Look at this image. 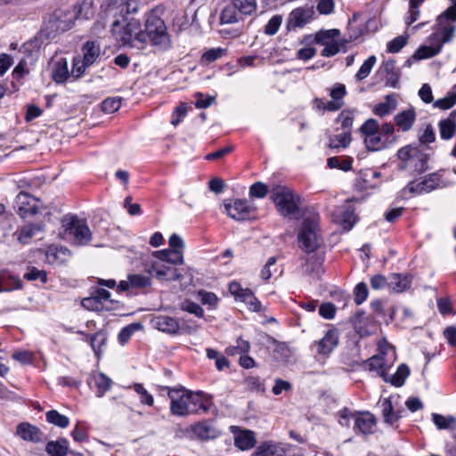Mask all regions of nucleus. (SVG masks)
<instances>
[{
	"instance_id": "obj_43",
	"label": "nucleus",
	"mask_w": 456,
	"mask_h": 456,
	"mask_svg": "<svg viewBox=\"0 0 456 456\" xmlns=\"http://www.w3.org/2000/svg\"><path fill=\"white\" fill-rule=\"evenodd\" d=\"M352 165L351 157H330L327 159V166L331 169L338 168L346 172L352 169Z\"/></svg>"
},
{
	"instance_id": "obj_29",
	"label": "nucleus",
	"mask_w": 456,
	"mask_h": 456,
	"mask_svg": "<svg viewBox=\"0 0 456 456\" xmlns=\"http://www.w3.org/2000/svg\"><path fill=\"white\" fill-rule=\"evenodd\" d=\"M395 139L384 137L379 134V131L364 138L366 148L369 151H377L388 147Z\"/></svg>"
},
{
	"instance_id": "obj_55",
	"label": "nucleus",
	"mask_w": 456,
	"mask_h": 456,
	"mask_svg": "<svg viewBox=\"0 0 456 456\" xmlns=\"http://www.w3.org/2000/svg\"><path fill=\"white\" fill-rule=\"evenodd\" d=\"M340 34L338 29H330L325 31H319L315 35L314 41L316 44L325 45L335 40Z\"/></svg>"
},
{
	"instance_id": "obj_57",
	"label": "nucleus",
	"mask_w": 456,
	"mask_h": 456,
	"mask_svg": "<svg viewBox=\"0 0 456 456\" xmlns=\"http://www.w3.org/2000/svg\"><path fill=\"white\" fill-rule=\"evenodd\" d=\"M69 77V69L66 61H60L55 64L53 78L56 83H62Z\"/></svg>"
},
{
	"instance_id": "obj_50",
	"label": "nucleus",
	"mask_w": 456,
	"mask_h": 456,
	"mask_svg": "<svg viewBox=\"0 0 456 456\" xmlns=\"http://www.w3.org/2000/svg\"><path fill=\"white\" fill-rule=\"evenodd\" d=\"M409 375L410 368L408 365L405 363H401L398 366L395 373L390 379H388L387 382H390L393 386L399 387L404 384Z\"/></svg>"
},
{
	"instance_id": "obj_51",
	"label": "nucleus",
	"mask_w": 456,
	"mask_h": 456,
	"mask_svg": "<svg viewBox=\"0 0 456 456\" xmlns=\"http://www.w3.org/2000/svg\"><path fill=\"white\" fill-rule=\"evenodd\" d=\"M351 141L352 137L350 132H342L330 137L328 146L330 149L346 148Z\"/></svg>"
},
{
	"instance_id": "obj_47",
	"label": "nucleus",
	"mask_w": 456,
	"mask_h": 456,
	"mask_svg": "<svg viewBox=\"0 0 456 456\" xmlns=\"http://www.w3.org/2000/svg\"><path fill=\"white\" fill-rule=\"evenodd\" d=\"M142 329V325L140 322H133L123 327L118 335V343L124 346L136 331Z\"/></svg>"
},
{
	"instance_id": "obj_28",
	"label": "nucleus",
	"mask_w": 456,
	"mask_h": 456,
	"mask_svg": "<svg viewBox=\"0 0 456 456\" xmlns=\"http://www.w3.org/2000/svg\"><path fill=\"white\" fill-rule=\"evenodd\" d=\"M256 444V435L251 430H240L234 436V444L242 451L253 448Z\"/></svg>"
},
{
	"instance_id": "obj_14",
	"label": "nucleus",
	"mask_w": 456,
	"mask_h": 456,
	"mask_svg": "<svg viewBox=\"0 0 456 456\" xmlns=\"http://www.w3.org/2000/svg\"><path fill=\"white\" fill-rule=\"evenodd\" d=\"M229 292L235 297L237 301L243 302L250 306L254 312L261 310V303L256 297L253 291L248 288H242L238 281H232L229 284Z\"/></svg>"
},
{
	"instance_id": "obj_13",
	"label": "nucleus",
	"mask_w": 456,
	"mask_h": 456,
	"mask_svg": "<svg viewBox=\"0 0 456 456\" xmlns=\"http://www.w3.org/2000/svg\"><path fill=\"white\" fill-rule=\"evenodd\" d=\"M227 215L234 220L244 221L255 216L256 208L249 206L245 200L236 199L224 204Z\"/></svg>"
},
{
	"instance_id": "obj_6",
	"label": "nucleus",
	"mask_w": 456,
	"mask_h": 456,
	"mask_svg": "<svg viewBox=\"0 0 456 456\" xmlns=\"http://www.w3.org/2000/svg\"><path fill=\"white\" fill-rule=\"evenodd\" d=\"M397 157L398 169L405 171L409 175L417 176L428 170V155L416 145L408 144L400 148Z\"/></svg>"
},
{
	"instance_id": "obj_41",
	"label": "nucleus",
	"mask_w": 456,
	"mask_h": 456,
	"mask_svg": "<svg viewBox=\"0 0 456 456\" xmlns=\"http://www.w3.org/2000/svg\"><path fill=\"white\" fill-rule=\"evenodd\" d=\"M82 306L85 309L94 312H110L115 311V307H108L102 301H100L97 297L91 293V296L88 297H85L82 302Z\"/></svg>"
},
{
	"instance_id": "obj_60",
	"label": "nucleus",
	"mask_w": 456,
	"mask_h": 456,
	"mask_svg": "<svg viewBox=\"0 0 456 456\" xmlns=\"http://www.w3.org/2000/svg\"><path fill=\"white\" fill-rule=\"evenodd\" d=\"M133 388L135 393L140 396V402L142 404L152 406L154 403V398L143 387L142 384L134 383Z\"/></svg>"
},
{
	"instance_id": "obj_11",
	"label": "nucleus",
	"mask_w": 456,
	"mask_h": 456,
	"mask_svg": "<svg viewBox=\"0 0 456 456\" xmlns=\"http://www.w3.org/2000/svg\"><path fill=\"white\" fill-rule=\"evenodd\" d=\"M354 422V432L356 435L367 436L375 433L378 419L373 413L368 411H355Z\"/></svg>"
},
{
	"instance_id": "obj_34",
	"label": "nucleus",
	"mask_w": 456,
	"mask_h": 456,
	"mask_svg": "<svg viewBox=\"0 0 456 456\" xmlns=\"http://www.w3.org/2000/svg\"><path fill=\"white\" fill-rule=\"evenodd\" d=\"M411 280L407 275L394 273L388 278L387 287L395 291L403 292L410 288Z\"/></svg>"
},
{
	"instance_id": "obj_45",
	"label": "nucleus",
	"mask_w": 456,
	"mask_h": 456,
	"mask_svg": "<svg viewBox=\"0 0 456 456\" xmlns=\"http://www.w3.org/2000/svg\"><path fill=\"white\" fill-rule=\"evenodd\" d=\"M193 433L200 439H209L216 436V430L207 421H200L192 427Z\"/></svg>"
},
{
	"instance_id": "obj_58",
	"label": "nucleus",
	"mask_w": 456,
	"mask_h": 456,
	"mask_svg": "<svg viewBox=\"0 0 456 456\" xmlns=\"http://www.w3.org/2000/svg\"><path fill=\"white\" fill-rule=\"evenodd\" d=\"M181 310L187 312L189 314H194L199 318L204 317V310L203 308L197 303L185 299L180 305Z\"/></svg>"
},
{
	"instance_id": "obj_39",
	"label": "nucleus",
	"mask_w": 456,
	"mask_h": 456,
	"mask_svg": "<svg viewBox=\"0 0 456 456\" xmlns=\"http://www.w3.org/2000/svg\"><path fill=\"white\" fill-rule=\"evenodd\" d=\"M444 172V169H440L423 177L430 192L436 189L444 188L447 186V183H445L443 179Z\"/></svg>"
},
{
	"instance_id": "obj_31",
	"label": "nucleus",
	"mask_w": 456,
	"mask_h": 456,
	"mask_svg": "<svg viewBox=\"0 0 456 456\" xmlns=\"http://www.w3.org/2000/svg\"><path fill=\"white\" fill-rule=\"evenodd\" d=\"M430 191L428 188V185L426 184L424 179H422L419 182H416L415 180H412L407 183L405 187H403L400 191V197L402 199H406L407 193L412 195H421L425 193H429Z\"/></svg>"
},
{
	"instance_id": "obj_30",
	"label": "nucleus",
	"mask_w": 456,
	"mask_h": 456,
	"mask_svg": "<svg viewBox=\"0 0 456 456\" xmlns=\"http://www.w3.org/2000/svg\"><path fill=\"white\" fill-rule=\"evenodd\" d=\"M83 60L92 66L101 54L100 44L95 41H86L82 46Z\"/></svg>"
},
{
	"instance_id": "obj_36",
	"label": "nucleus",
	"mask_w": 456,
	"mask_h": 456,
	"mask_svg": "<svg viewBox=\"0 0 456 456\" xmlns=\"http://www.w3.org/2000/svg\"><path fill=\"white\" fill-rule=\"evenodd\" d=\"M151 268L159 280L180 281L183 278V275L175 268L166 265L158 266L156 264L152 265Z\"/></svg>"
},
{
	"instance_id": "obj_59",
	"label": "nucleus",
	"mask_w": 456,
	"mask_h": 456,
	"mask_svg": "<svg viewBox=\"0 0 456 456\" xmlns=\"http://www.w3.org/2000/svg\"><path fill=\"white\" fill-rule=\"evenodd\" d=\"M23 278L29 281L39 280L43 284L47 282V273L45 270H39L35 266L29 267Z\"/></svg>"
},
{
	"instance_id": "obj_37",
	"label": "nucleus",
	"mask_w": 456,
	"mask_h": 456,
	"mask_svg": "<svg viewBox=\"0 0 456 456\" xmlns=\"http://www.w3.org/2000/svg\"><path fill=\"white\" fill-rule=\"evenodd\" d=\"M365 364L370 370L376 371L385 381H388L387 370L385 368L386 361L383 356H371L365 362Z\"/></svg>"
},
{
	"instance_id": "obj_25",
	"label": "nucleus",
	"mask_w": 456,
	"mask_h": 456,
	"mask_svg": "<svg viewBox=\"0 0 456 456\" xmlns=\"http://www.w3.org/2000/svg\"><path fill=\"white\" fill-rule=\"evenodd\" d=\"M438 129L441 139L444 141L451 140L456 134V110L439 121Z\"/></svg>"
},
{
	"instance_id": "obj_9",
	"label": "nucleus",
	"mask_w": 456,
	"mask_h": 456,
	"mask_svg": "<svg viewBox=\"0 0 456 456\" xmlns=\"http://www.w3.org/2000/svg\"><path fill=\"white\" fill-rule=\"evenodd\" d=\"M64 237L76 246H86L92 240V232L86 222L76 216L62 221Z\"/></svg>"
},
{
	"instance_id": "obj_49",
	"label": "nucleus",
	"mask_w": 456,
	"mask_h": 456,
	"mask_svg": "<svg viewBox=\"0 0 456 456\" xmlns=\"http://www.w3.org/2000/svg\"><path fill=\"white\" fill-rule=\"evenodd\" d=\"M354 119V110H343L336 118V122L340 124L341 129L343 132H350L353 126Z\"/></svg>"
},
{
	"instance_id": "obj_12",
	"label": "nucleus",
	"mask_w": 456,
	"mask_h": 456,
	"mask_svg": "<svg viewBox=\"0 0 456 456\" xmlns=\"http://www.w3.org/2000/svg\"><path fill=\"white\" fill-rule=\"evenodd\" d=\"M339 333L338 329L331 327L329 329L324 336L318 341H314L311 345V348H315L319 355L329 356L333 350L338 346Z\"/></svg>"
},
{
	"instance_id": "obj_20",
	"label": "nucleus",
	"mask_w": 456,
	"mask_h": 456,
	"mask_svg": "<svg viewBox=\"0 0 456 456\" xmlns=\"http://www.w3.org/2000/svg\"><path fill=\"white\" fill-rule=\"evenodd\" d=\"M314 11L309 7H298L294 9L289 15L287 28L289 29H296L303 28L312 20Z\"/></svg>"
},
{
	"instance_id": "obj_8",
	"label": "nucleus",
	"mask_w": 456,
	"mask_h": 456,
	"mask_svg": "<svg viewBox=\"0 0 456 456\" xmlns=\"http://www.w3.org/2000/svg\"><path fill=\"white\" fill-rule=\"evenodd\" d=\"M256 0H228L220 13V24H234L256 13Z\"/></svg>"
},
{
	"instance_id": "obj_15",
	"label": "nucleus",
	"mask_w": 456,
	"mask_h": 456,
	"mask_svg": "<svg viewBox=\"0 0 456 456\" xmlns=\"http://www.w3.org/2000/svg\"><path fill=\"white\" fill-rule=\"evenodd\" d=\"M37 199L27 192L20 191L15 199L14 208L21 218L35 216L38 212Z\"/></svg>"
},
{
	"instance_id": "obj_46",
	"label": "nucleus",
	"mask_w": 456,
	"mask_h": 456,
	"mask_svg": "<svg viewBox=\"0 0 456 456\" xmlns=\"http://www.w3.org/2000/svg\"><path fill=\"white\" fill-rule=\"evenodd\" d=\"M42 230L43 228L40 224H29L25 225L19 231L18 240L22 244H28L37 232Z\"/></svg>"
},
{
	"instance_id": "obj_16",
	"label": "nucleus",
	"mask_w": 456,
	"mask_h": 456,
	"mask_svg": "<svg viewBox=\"0 0 456 456\" xmlns=\"http://www.w3.org/2000/svg\"><path fill=\"white\" fill-rule=\"evenodd\" d=\"M138 11V0H108L107 12L116 19L123 18Z\"/></svg>"
},
{
	"instance_id": "obj_56",
	"label": "nucleus",
	"mask_w": 456,
	"mask_h": 456,
	"mask_svg": "<svg viewBox=\"0 0 456 456\" xmlns=\"http://www.w3.org/2000/svg\"><path fill=\"white\" fill-rule=\"evenodd\" d=\"M376 61H377V59L374 55H371L367 60H365L364 62L360 67L357 73L355 74V79L357 81H362L364 78H366L370 75Z\"/></svg>"
},
{
	"instance_id": "obj_17",
	"label": "nucleus",
	"mask_w": 456,
	"mask_h": 456,
	"mask_svg": "<svg viewBox=\"0 0 456 456\" xmlns=\"http://www.w3.org/2000/svg\"><path fill=\"white\" fill-rule=\"evenodd\" d=\"M150 323L154 329L171 336L179 334L182 329L177 318L165 314L154 315Z\"/></svg>"
},
{
	"instance_id": "obj_26",
	"label": "nucleus",
	"mask_w": 456,
	"mask_h": 456,
	"mask_svg": "<svg viewBox=\"0 0 456 456\" xmlns=\"http://www.w3.org/2000/svg\"><path fill=\"white\" fill-rule=\"evenodd\" d=\"M22 288L20 279L7 270H0V293L9 292Z\"/></svg>"
},
{
	"instance_id": "obj_7",
	"label": "nucleus",
	"mask_w": 456,
	"mask_h": 456,
	"mask_svg": "<svg viewBox=\"0 0 456 456\" xmlns=\"http://www.w3.org/2000/svg\"><path fill=\"white\" fill-rule=\"evenodd\" d=\"M77 18L75 9H56L45 20L43 32L48 38H54L58 34L69 30Z\"/></svg>"
},
{
	"instance_id": "obj_22",
	"label": "nucleus",
	"mask_w": 456,
	"mask_h": 456,
	"mask_svg": "<svg viewBox=\"0 0 456 456\" xmlns=\"http://www.w3.org/2000/svg\"><path fill=\"white\" fill-rule=\"evenodd\" d=\"M346 94V86L341 83H336L330 89V96L331 101L327 102L328 111H337L344 105V97Z\"/></svg>"
},
{
	"instance_id": "obj_48",
	"label": "nucleus",
	"mask_w": 456,
	"mask_h": 456,
	"mask_svg": "<svg viewBox=\"0 0 456 456\" xmlns=\"http://www.w3.org/2000/svg\"><path fill=\"white\" fill-rule=\"evenodd\" d=\"M395 107L396 103L393 100L392 95H387L385 102H380L375 105L373 108V113L382 118L391 114Z\"/></svg>"
},
{
	"instance_id": "obj_64",
	"label": "nucleus",
	"mask_w": 456,
	"mask_h": 456,
	"mask_svg": "<svg viewBox=\"0 0 456 456\" xmlns=\"http://www.w3.org/2000/svg\"><path fill=\"white\" fill-rule=\"evenodd\" d=\"M268 191V186L265 183L256 182L249 187L248 194L250 198L263 199L267 195Z\"/></svg>"
},
{
	"instance_id": "obj_52",
	"label": "nucleus",
	"mask_w": 456,
	"mask_h": 456,
	"mask_svg": "<svg viewBox=\"0 0 456 456\" xmlns=\"http://www.w3.org/2000/svg\"><path fill=\"white\" fill-rule=\"evenodd\" d=\"M92 294L97 297L108 307H115V310H118L122 305L119 301L111 299L110 293L105 289L96 288Z\"/></svg>"
},
{
	"instance_id": "obj_62",
	"label": "nucleus",
	"mask_w": 456,
	"mask_h": 456,
	"mask_svg": "<svg viewBox=\"0 0 456 456\" xmlns=\"http://www.w3.org/2000/svg\"><path fill=\"white\" fill-rule=\"evenodd\" d=\"M72 438L79 443H83L88 440V430L85 422H77L71 431Z\"/></svg>"
},
{
	"instance_id": "obj_63",
	"label": "nucleus",
	"mask_w": 456,
	"mask_h": 456,
	"mask_svg": "<svg viewBox=\"0 0 456 456\" xmlns=\"http://www.w3.org/2000/svg\"><path fill=\"white\" fill-rule=\"evenodd\" d=\"M197 297L203 305L215 307L218 303V297L214 292L200 289L197 292Z\"/></svg>"
},
{
	"instance_id": "obj_54",
	"label": "nucleus",
	"mask_w": 456,
	"mask_h": 456,
	"mask_svg": "<svg viewBox=\"0 0 456 456\" xmlns=\"http://www.w3.org/2000/svg\"><path fill=\"white\" fill-rule=\"evenodd\" d=\"M226 49L217 47V48H211L208 51H206L200 58V63L202 65H209L212 62L216 61V60L220 59L224 55L226 54Z\"/></svg>"
},
{
	"instance_id": "obj_24",
	"label": "nucleus",
	"mask_w": 456,
	"mask_h": 456,
	"mask_svg": "<svg viewBox=\"0 0 456 456\" xmlns=\"http://www.w3.org/2000/svg\"><path fill=\"white\" fill-rule=\"evenodd\" d=\"M70 256V250L62 246L50 245L45 250L46 261L50 265H60Z\"/></svg>"
},
{
	"instance_id": "obj_27",
	"label": "nucleus",
	"mask_w": 456,
	"mask_h": 456,
	"mask_svg": "<svg viewBox=\"0 0 456 456\" xmlns=\"http://www.w3.org/2000/svg\"><path fill=\"white\" fill-rule=\"evenodd\" d=\"M285 450L273 441L260 444L252 452L251 456H284Z\"/></svg>"
},
{
	"instance_id": "obj_1",
	"label": "nucleus",
	"mask_w": 456,
	"mask_h": 456,
	"mask_svg": "<svg viewBox=\"0 0 456 456\" xmlns=\"http://www.w3.org/2000/svg\"><path fill=\"white\" fill-rule=\"evenodd\" d=\"M170 399V411L173 415L184 417L191 414L207 413L213 403L211 398L201 391L192 392L184 387H164Z\"/></svg>"
},
{
	"instance_id": "obj_53",
	"label": "nucleus",
	"mask_w": 456,
	"mask_h": 456,
	"mask_svg": "<svg viewBox=\"0 0 456 456\" xmlns=\"http://www.w3.org/2000/svg\"><path fill=\"white\" fill-rule=\"evenodd\" d=\"M45 418L47 422L61 428H65L69 425V419L56 410L48 411L45 413Z\"/></svg>"
},
{
	"instance_id": "obj_61",
	"label": "nucleus",
	"mask_w": 456,
	"mask_h": 456,
	"mask_svg": "<svg viewBox=\"0 0 456 456\" xmlns=\"http://www.w3.org/2000/svg\"><path fill=\"white\" fill-rule=\"evenodd\" d=\"M408 35H401L387 43V49L388 53H395L400 52L407 44Z\"/></svg>"
},
{
	"instance_id": "obj_42",
	"label": "nucleus",
	"mask_w": 456,
	"mask_h": 456,
	"mask_svg": "<svg viewBox=\"0 0 456 456\" xmlns=\"http://www.w3.org/2000/svg\"><path fill=\"white\" fill-rule=\"evenodd\" d=\"M338 222L345 231L348 232L354 225L356 222V216L354 212L347 207L339 213Z\"/></svg>"
},
{
	"instance_id": "obj_21",
	"label": "nucleus",
	"mask_w": 456,
	"mask_h": 456,
	"mask_svg": "<svg viewBox=\"0 0 456 456\" xmlns=\"http://www.w3.org/2000/svg\"><path fill=\"white\" fill-rule=\"evenodd\" d=\"M17 435L24 441L40 443L43 441L44 433L36 426L28 422H22L17 426Z\"/></svg>"
},
{
	"instance_id": "obj_40",
	"label": "nucleus",
	"mask_w": 456,
	"mask_h": 456,
	"mask_svg": "<svg viewBox=\"0 0 456 456\" xmlns=\"http://www.w3.org/2000/svg\"><path fill=\"white\" fill-rule=\"evenodd\" d=\"M432 421L439 430L456 429V418L453 416H444L439 413L431 414Z\"/></svg>"
},
{
	"instance_id": "obj_5",
	"label": "nucleus",
	"mask_w": 456,
	"mask_h": 456,
	"mask_svg": "<svg viewBox=\"0 0 456 456\" xmlns=\"http://www.w3.org/2000/svg\"><path fill=\"white\" fill-rule=\"evenodd\" d=\"M297 241L299 248L307 254L314 253L322 247L323 238L318 214H313L303 219L297 233Z\"/></svg>"
},
{
	"instance_id": "obj_18",
	"label": "nucleus",
	"mask_w": 456,
	"mask_h": 456,
	"mask_svg": "<svg viewBox=\"0 0 456 456\" xmlns=\"http://www.w3.org/2000/svg\"><path fill=\"white\" fill-rule=\"evenodd\" d=\"M429 45L419 46L413 54L417 60L428 59L437 55L445 44L438 32H434L428 37Z\"/></svg>"
},
{
	"instance_id": "obj_19",
	"label": "nucleus",
	"mask_w": 456,
	"mask_h": 456,
	"mask_svg": "<svg viewBox=\"0 0 456 456\" xmlns=\"http://www.w3.org/2000/svg\"><path fill=\"white\" fill-rule=\"evenodd\" d=\"M151 285V277L149 274L133 273L127 275V280L121 281L118 286V292L129 291L131 289L143 290Z\"/></svg>"
},
{
	"instance_id": "obj_35",
	"label": "nucleus",
	"mask_w": 456,
	"mask_h": 456,
	"mask_svg": "<svg viewBox=\"0 0 456 456\" xmlns=\"http://www.w3.org/2000/svg\"><path fill=\"white\" fill-rule=\"evenodd\" d=\"M154 255L160 259L173 265H182L183 263V251L178 249H163L156 251Z\"/></svg>"
},
{
	"instance_id": "obj_3",
	"label": "nucleus",
	"mask_w": 456,
	"mask_h": 456,
	"mask_svg": "<svg viewBox=\"0 0 456 456\" xmlns=\"http://www.w3.org/2000/svg\"><path fill=\"white\" fill-rule=\"evenodd\" d=\"M143 49L148 42L159 51H167L171 48V38L164 20L153 11L146 14L144 21Z\"/></svg>"
},
{
	"instance_id": "obj_23",
	"label": "nucleus",
	"mask_w": 456,
	"mask_h": 456,
	"mask_svg": "<svg viewBox=\"0 0 456 456\" xmlns=\"http://www.w3.org/2000/svg\"><path fill=\"white\" fill-rule=\"evenodd\" d=\"M416 121V112L413 108L402 110L394 117L395 125L402 132L410 131Z\"/></svg>"
},
{
	"instance_id": "obj_32",
	"label": "nucleus",
	"mask_w": 456,
	"mask_h": 456,
	"mask_svg": "<svg viewBox=\"0 0 456 456\" xmlns=\"http://www.w3.org/2000/svg\"><path fill=\"white\" fill-rule=\"evenodd\" d=\"M456 21H452V19L440 20V15L436 19V26L438 27V33L440 34L444 43L450 42L453 37L456 30Z\"/></svg>"
},
{
	"instance_id": "obj_4",
	"label": "nucleus",
	"mask_w": 456,
	"mask_h": 456,
	"mask_svg": "<svg viewBox=\"0 0 456 456\" xmlns=\"http://www.w3.org/2000/svg\"><path fill=\"white\" fill-rule=\"evenodd\" d=\"M270 199L281 216L298 217L302 203L301 197L289 187L281 184L274 185L270 191Z\"/></svg>"
},
{
	"instance_id": "obj_2",
	"label": "nucleus",
	"mask_w": 456,
	"mask_h": 456,
	"mask_svg": "<svg viewBox=\"0 0 456 456\" xmlns=\"http://www.w3.org/2000/svg\"><path fill=\"white\" fill-rule=\"evenodd\" d=\"M141 21L135 18L126 16L117 18L111 24V31L115 38L124 46L143 49V33Z\"/></svg>"
},
{
	"instance_id": "obj_10",
	"label": "nucleus",
	"mask_w": 456,
	"mask_h": 456,
	"mask_svg": "<svg viewBox=\"0 0 456 456\" xmlns=\"http://www.w3.org/2000/svg\"><path fill=\"white\" fill-rule=\"evenodd\" d=\"M399 401L400 395H390L381 402L384 422L391 427H394L403 418L404 412L403 406L398 405Z\"/></svg>"
},
{
	"instance_id": "obj_38",
	"label": "nucleus",
	"mask_w": 456,
	"mask_h": 456,
	"mask_svg": "<svg viewBox=\"0 0 456 456\" xmlns=\"http://www.w3.org/2000/svg\"><path fill=\"white\" fill-rule=\"evenodd\" d=\"M69 442L66 438L50 441L45 445V452L50 456H66L68 454Z\"/></svg>"
},
{
	"instance_id": "obj_44",
	"label": "nucleus",
	"mask_w": 456,
	"mask_h": 456,
	"mask_svg": "<svg viewBox=\"0 0 456 456\" xmlns=\"http://www.w3.org/2000/svg\"><path fill=\"white\" fill-rule=\"evenodd\" d=\"M456 103V85H454L452 89L447 93V94L441 99L436 100L433 103L434 108H437L440 110H449L453 107Z\"/></svg>"
},
{
	"instance_id": "obj_33",
	"label": "nucleus",
	"mask_w": 456,
	"mask_h": 456,
	"mask_svg": "<svg viewBox=\"0 0 456 456\" xmlns=\"http://www.w3.org/2000/svg\"><path fill=\"white\" fill-rule=\"evenodd\" d=\"M86 338L89 340L90 346L95 356L99 359L102 353V347L106 346L108 340L106 332L103 330H99L93 335L87 334Z\"/></svg>"
}]
</instances>
